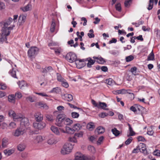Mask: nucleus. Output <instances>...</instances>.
<instances>
[{"instance_id":"obj_1","label":"nucleus","mask_w":160,"mask_h":160,"mask_svg":"<svg viewBox=\"0 0 160 160\" xmlns=\"http://www.w3.org/2000/svg\"><path fill=\"white\" fill-rule=\"evenodd\" d=\"M39 51V49L37 47H32L28 51V56L32 60L38 54Z\"/></svg>"},{"instance_id":"obj_2","label":"nucleus","mask_w":160,"mask_h":160,"mask_svg":"<svg viewBox=\"0 0 160 160\" xmlns=\"http://www.w3.org/2000/svg\"><path fill=\"white\" fill-rule=\"evenodd\" d=\"M73 148V146L70 143H66L61 150V152L63 155L70 153Z\"/></svg>"},{"instance_id":"obj_3","label":"nucleus","mask_w":160,"mask_h":160,"mask_svg":"<svg viewBox=\"0 0 160 160\" xmlns=\"http://www.w3.org/2000/svg\"><path fill=\"white\" fill-rule=\"evenodd\" d=\"M75 156V160H92L94 158V157L84 156L79 152H77Z\"/></svg>"},{"instance_id":"obj_4","label":"nucleus","mask_w":160,"mask_h":160,"mask_svg":"<svg viewBox=\"0 0 160 160\" xmlns=\"http://www.w3.org/2000/svg\"><path fill=\"white\" fill-rule=\"evenodd\" d=\"M9 116L13 118L15 121H20L23 117V115L20 113H16L12 110H10L8 112Z\"/></svg>"},{"instance_id":"obj_5","label":"nucleus","mask_w":160,"mask_h":160,"mask_svg":"<svg viewBox=\"0 0 160 160\" xmlns=\"http://www.w3.org/2000/svg\"><path fill=\"white\" fill-rule=\"evenodd\" d=\"M64 116L63 114H59L58 115L56 118L55 124L58 127L64 126Z\"/></svg>"},{"instance_id":"obj_6","label":"nucleus","mask_w":160,"mask_h":160,"mask_svg":"<svg viewBox=\"0 0 160 160\" xmlns=\"http://www.w3.org/2000/svg\"><path fill=\"white\" fill-rule=\"evenodd\" d=\"M66 58L70 63H72L75 62L77 59L76 54L72 52L68 53L66 55Z\"/></svg>"},{"instance_id":"obj_7","label":"nucleus","mask_w":160,"mask_h":160,"mask_svg":"<svg viewBox=\"0 0 160 160\" xmlns=\"http://www.w3.org/2000/svg\"><path fill=\"white\" fill-rule=\"evenodd\" d=\"M39 122L38 123L34 122L33 123V125L35 128L38 130H41L45 127L46 124L45 122L41 121Z\"/></svg>"},{"instance_id":"obj_8","label":"nucleus","mask_w":160,"mask_h":160,"mask_svg":"<svg viewBox=\"0 0 160 160\" xmlns=\"http://www.w3.org/2000/svg\"><path fill=\"white\" fill-rule=\"evenodd\" d=\"M12 28H13L11 27L8 28L3 26L2 29V36L6 37L8 36L10 33V30H12Z\"/></svg>"},{"instance_id":"obj_9","label":"nucleus","mask_w":160,"mask_h":160,"mask_svg":"<svg viewBox=\"0 0 160 160\" xmlns=\"http://www.w3.org/2000/svg\"><path fill=\"white\" fill-rule=\"evenodd\" d=\"M34 116L35 120L37 122L42 121L43 119V115L40 112H35Z\"/></svg>"},{"instance_id":"obj_10","label":"nucleus","mask_w":160,"mask_h":160,"mask_svg":"<svg viewBox=\"0 0 160 160\" xmlns=\"http://www.w3.org/2000/svg\"><path fill=\"white\" fill-rule=\"evenodd\" d=\"M77 67L78 68H81L85 65L84 60L77 59L75 62Z\"/></svg>"},{"instance_id":"obj_11","label":"nucleus","mask_w":160,"mask_h":160,"mask_svg":"<svg viewBox=\"0 0 160 160\" xmlns=\"http://www.w3.org/2000/svg\"><path fill=\"white\" fill-rule=\"evenodd\" d=\"M20 121H21L20 124L21 126H28L29 124V121L27 118H25L23 116V117L21 118Z\"/></svg>"},{"instance_id":"obj_12","label":"nucleus","mask_w":160,"mask_h":160,"mask_svg":"<svg viewBox=\"0 0 160 160\" xmlns=\"http://www.w3.org/2000/svg\"><path fill=\"white\" fill-rule=\"evenodd\" d=\"M24 133V131L21 128H17L14 133V135L15 137H18L19 136L22 135Z\"/></svg>"},{"instance_id":"obj_13","label":"nucleus","mask_w":160,"mask_h":160,"mask_svg":"<svg viewBox=\"0 0 160 160\" xmlns=\"http://www.w3.org/2000/svg\"><path fill=\"white\" fill-rule=\"evenodd\" d=\"M43 139L41 136H37L34 138V143H38L42 142Z\"/></svg>"},{"instance_id":"obj_14","label":"nucleus","mask_w":160,"mask_h":160,"mask_svg":"<svg viewBox=\"0 0 160 160\" xmlns=\"http://www.w3.org/2000/svg\"><path fill=\"white\" fill-rule=\"evenodd\" d=\"M88 61V62L87 63V67L89 68H91L92 67V65L94 64L95 61L92 59L91 58H89L86 59V61Z\"/></svg>"},{"instance_id":"obj_15","label":"nucleus","mask_w":160,"mask_h":160,"mask_svg":"<svg viewBox=\"0 0 160 160\" xmlns=\"http://www.w3.org/2000/svg\"><path fill=\"white\" fill-rule=\"evenodd\" d=\"M14 150L13 149H6L4 150L3 152L4 154L7 156H8L13 153Z\"/></svg>"},{"instance_id":"obj_16","label":"nucleus","mask_w":160,"mask_h":160,"mask_svg":"<svg viewBox=\"0 0 160 160\" xmlns=\"http://www.w3.org/2000/svg\"><path fill=\"white\" fill-rule=\"evenodd\" d=\"M36 105L39 106L40 108H43L45 109H47L48 108V106L46 104L41 102L36 103Z\"/></svg>"},{"instance_id":"obj_17","label":"nucleus","mask_w":160,"mask_h":160,"mask_svg":"<svg viewBox=\"0 0 160 160\" xmlns=\"http://www.w3.org/2000/svg\"><path fill=\"white\" fill-rule=\"evenodd\" d=\"M73 122V121L69 118H64V125H69L72 124Z\"/></svg>"},{"instance_id":"obj_18","label":"nucleus","mask_w":160,"mask_h":160,"mask_svg":"<svg viewBox=\"0 0 160 160\" xmlns=\"http://www.w3.org/2000/svg\"><path fill=\"white\" fill-rule=\"evenodd\" d=\"M51 129L55 134L57 135H59V132L58 128L54 126H52Z\"/></svg>"},{"instance_id":"obj_19","label":"nucleus","mask_w":160,"mask_h":160,"mask_svg":"<svg viewBox=\"0 0 160 160\" xmlns=\"http://www.w3.org/2000/svg\"><path fill=\"white\" fill-rule=\"evenodd\" d=\"M65 128L66 129V133H67L72 134L75 132L73 128H71L69 127L66 126Z\"/></svg>"},{"instance_id":"obj_20","label":"nucleus","mask_w":160,"mask_h":160,"mask_svg":"<svg viewBox=\"0 0 160 160\" xmlns=\"http://www.w3.org/2000/svg\"><path fill=\"white\" fill-rule=\"evenodd\" d=\"M82 128V126L79 123H76L73 125V129L74 130V132L75 131H78L81 129Z\"/></svg>"},{"instance_id":"obj_21","label":"nucleus","mask_w":160,"mask_h":160,"mask_svg":"<svg viewBox=\"0 0 160 160\" xmlns=\"http://www.w3.org/2000/svg\"><path fill=\"white\" fill-rule=\"evenodd\" d=\"M8 101L12 103H14L15 101V96L14 95L12 94L8 96Z\"/></svg>"},{"instance_id":"obj_22","label":"nucleus","mask_w":160,"mask_h":160,"mask_svg":"<svg viewBox=\"0 0 160 160\" xmlns=\"http://www.w3.org/2000/svg\"><path fill=\"white\" fill-rule=\"evenodd\" d=\"M107 106V104L105 103L99 102L98 103V108H102L103 109L105 110Z\"/></svg>"},{"instance_id":"obj_23","label":"nucleus","mask_w":160,"mask_h":160,"mask_svg":"<svg viewBox=\"0 0 160 160\" xmlns=\"http://www.w3.org/2000/svg\"><path fill=\"white\" fill-rule=\"evenodd\" d=\"M31 5L28 4L26 6L21 8L22 10L24 12H26L30 10L31 8Z\"/></svg>"},{"instance_id":"obj_24","label":"nucleus","mask_w":160,"mask_h":160,"mask_svg":"<svg viewBox=\"0 0 160 160\" xmlns=\"http://www.w3.org/2000/svg\"><path fill=\"white\" fill-rule=\"evenodd\" d=\"M26 16L23 15H20L19 17L18 22L21 24H22L25 22V20L26 19Z\"/></svg>"},{"instance_id":"obj_25","label":"nucleus","mask_w":160,"mask_h":160,"mask_svg":"<svg viewBox=\"0 0 160 160\" xmlns=\"http://www.w3.org/2000/svg\"><path fill=\"white\" fill-rule=\"evenodd\" d=\"M128 125L129 127V130L130 132L129 134L128 135V136H133L135 134V133L133 131V129L131 127V125L128 123Z\"/></svg>"},{"instance_id":"obj_26","label":"nucleus","mask_w":160,"mask_h":160,"mask_svg":"<svg viewBox=\"0 0 160 160\" xmlns=\"http://www.w3.org/2000/svg\"><path fill=\"white\" fill-rule=\"evenodd\" d=\"M12 20V18H9L8 19L4 22L3 25L4 26L7 27L10 24Z\"/></svg>"},{"instance_id":"obj_27","label":"nucleus","mask_w":160,"mask_h":160,"mask_svg":"<svg viewBox=\"0 0 160 160\" xmlns=\"http://www.w3.org/2000/svg\"><path fill=\"white\" fill-rule=\"evenodd\" d=\"M9 73L13 78H17L16 75V71L14 68H12V70H10L9 72Z\"/></svg>"},{"instance_id":"obj_28","label":"nucleus","mask_w":160,"mask_h":160,"mask_svg":"<svg viewBox=\"0 0 160 160\" xmlns=\"http://www.w3.org/2000/svg\"><path fill=\"white\" fill-rule=\"evenodd\" d=\"M95 128L93 123L92 122L88 123L87 126V128L90 131L92 130Z\"/></svg>"},{"instance_id":"obj_29","label":"nucleus","mask_w":160,"mask_h":160,"mask_svg":"<svg viewBox=\"0 0 160 160\" xmlns=\"http://www.w3.org/2000/svg\"><path fill=\"white\" fill-rule=\"evenodd\" d=\"M96 131L98 134H100L104 132L105 129L102 127L100 126L97 128Z\"/></svg>"},{"instance_id":"obj_30","label":"nucleus","mask_w":160,"mask_h":160,"mask_svg":"<svg viewBox=\"0 0 160 160\" xmlns=\"http://www.w3.org/2000/svg\"><path fill=\"white\" fill-rule=\"evenodd\" d=\"M95 61V62L100 64H103L106 62L104 59L101 57H98V60H96Z\"/></svg>"},{"instance_id":"obj_31","label":"nucleus","mask_w":160,"mask_h":160,"mask_svg":"<svg viewBox=\"0 0 160 160\" xmlns=\"http://www.w3.org/2000/svg\"><path fill=\"white\" fill-rule=\"evenodd\" d=\"M66 99L68 101H71L73 99V97L72 95L66 94L64 95Z\"/></svg>"},{"instance_id":"obj_32","label":"nucleus","mask_w":160,"mask_h":160,"mask_svg":"<svg viewBox=\"0 0 160 160\" xmlns=\"http://www.w3.org/2000/svg\"><path fill=\"white\" fill-rule=\"evenodd\" d=\"M56 27V24L54 20H52L50 30L52 32H53L54 31Z\"/></svg>"},{"instance_id":"obj_33","label":"nucleus","mask_w":160,"mask_h":160,"mask_svg":"<svg viewBox=\"0 0 160 160\" xmlns=\"http://www.w3.org/2000/svg\"><path fill=\"white\" fill-rule=\"evenodd\" d=\"M105 83L109 85H112L114 83V81L111 78H109L105 80Z\"/></svg>"},{"instance_id":"obj_34","label":"nucleus","mask_w":160,"mask_h":160,"mask_svg":"<svg viewBox=\"0 0 160 160\" xmlns=\"http://www.w3.org/2000/svg\"><path fill=\"white\" fill-rule=\"evenodd\" d=\"M8 140L7 139L3 138L2 140V147L5 148L8 144Z\"/></svg>"},{"instance_id":"obj_35","label":"nucleus","mask_w":160,"mask_h":160,"mask_svg":"<svg viewBox=\"0 0 160 160\" xmlns=\"http://www.w3.org/2000/svg\"><path fill=\"white\" fill-rule=\"evenodd\" d=\"M137 68L136 67H134L131 68L130 71L133 74L136 75L137 74Z\"/></svg>"},{"instance_id":"obj_36","label":"nucleus","mask_w":160,"mask_h":160,"mask_svg":"<svg viewBox=\"0 0 160 160\" xmlns=\"http://www.w3.org/2000/svg\"><path fill=\"white\" fill-rule=\"evenodd\" d=\"M112 131L113 134L116 136H118L120 134L119 131L117 130V129L115 128H114V129H112Z\"/></svg>"},{"instance_id":"obj_37","label":"nucleus","mask_w":160,"mask_h":160,"mask_svg":"<svg viewBox=\"0 0 160 160\" xmlns=\"http://www.w3.org/2000/svg\"><path fill=\"white\" fill-rule=\"evenodd\" d=\"M154 55L152 51V52L150 53V54L149 55L147 60L148 61L150 60H153L154 59Z\"/></svg>"},{"instance_id":"obj_38","label":"nucleus","mask_w":160,"mask_h":160,"mask_svg":"<svg viewBox=\"0 0 160 160\" xmlns=\"http://www.w3.org/2000/svg\"><path fill=\"white\" fill-rule=\"evenodd\" d=\"M130 110L133 112H135L137 111V110L138 109L139 111L140 110V109L138 107V106L137 105H135L134 106H132L131 107Z\"/></svg>"},{"instance_id":"obj_39","label":"nucleus","mask_w":160,"mask_h":160,"mask_svg":"<svg viewBox=\"0 0 160 160\" xmlns=\"http://www.w3.org/2000/svg\"><path fill=\"white\" fill-rule=\"evenodd\" d=\"M71 115L73 118H77L79 117V114L78 113L74 112L71 113Z\"/></svg>"},{"instance_id":"obj_40","label":"nucleus","mask_w":160,"mask_h":160,"mask_svg":"<svg viewBox=\"0 0 160 160\" xmlns=\"http://www.w3.org/2000/svg\"><path fill=\"white\" fill-rule=\"evenodd\" d=\"M60 92V90L58 87L53 88L49 92L51 93H58Z\"/></svg>"},{"instance_id":"obj_41","label":"nucleus","mask_w":160,"mask_h":160,"mask_svg":"<svg viewBox=\"0 0 160 160\" xmlns=\"http://www.w3.org/2000/svg\"><path fill=\"white\" fill-rule=\"evenodd\" d=\"M68 104L70 106V107L71 108H73L74 109H77L79 110L80 111L83 112V110L82 109L80 108H78L76 106H75L74 105L72 104L69 103H68Z\"/></svg>"},{"instance_id":"obj_42","label":"nucleus","mask_w":160,"mask_h":160,"mask_svg":"<svg viewBox=\"0 0 160 160\" xmlns=\"http://www.w3.org/2000/svg\"><path fill=\"white\" fill-rule=\"evenodd\" d=\"M50 49H53L56 54L58 55L62 51L61 49L60 48H53L50 47Z\"/></svg>"},{"instance_id":"obj_43","label":"nucleus","mask_w":160,"mask_h":160,"mask_svg":"<svg viewBox=\"0 0 160 160\" xmlns=\"http://www.w3.org/2000/svg\"><path fill=\"white\" fill-rule=\"evenodd\" d=\"M57 79L58 81L62 82L65 80L62 77L61 75L58 73H57Z\"/></svg>"},{"instance_id":"obj_44","label":"nucleus","mask_w":160,"mask_h":160,"mask_svg":"<svg viewBox=\"0 0 160 160\" xmlns=\"http://www.w3.org/2000/svg\"><path fill=\"white\" fill-rule=\"evenodd\" d=\"M89 33H88V36L90 38H92L94 37V35L93 34V31L92 29H90L89 31Z\"/></svg>"},{"instance_id":"obj_45","label":"nucleus","mask_w":160,"mask_h":160,"mask_svg":"<svg viewBox=\"0 0 160 160\" xmlns=\"http://www.w3.org/2000/svg\"><path fill=\"white\" fill-rule=\"evenodd\" d=\"M153 1H152L151 0H149L148 7L147 8L148 10H151L152 8L153 4Z\"/></svg>"},{"instance_id":"obj_46","label":"nucleus","mask_w":160,"mask_h":160,"mask_svg":"<svg viewBox=\"0 0 160 160\" xmlns=\"http://www.w3.org/2000/svg\"><path fill=\"white\" fill-rule=\"evenodd\" d=\"M132 0H126L124 2V5L125 7H128L130 5Z\"/></svg>"},{"instance_id":"obj_47","label":"nucleus","mask_w":160,"mask_h":160,"mask_svg":"<svg viewBox=\"0 0 160 160\" xmlns=\"http://www.w3.org/2000/svg\"><path fill=\"white\" fill-rule=\"evenodd\" d=\"M46 117L48 121L52 122L54 120L53 117L52 115L47 114L46 115Z\"/></svg>"},{"instance_id":"obj_48","label":"nucleus","mask_w":160,"mask_h":160,"mask_svg":"<svg viewBox=\"0 0 160 160\" xmlns=\"http://www.w3.org/2000/svg\"><path fill=\"white\" fill-rule=\"evenodd\" d=\"M83 132H80L78 133H76L74 134V136L77 138L82 137Z\"/></svg>"},{"instance_id":"obj_49","label":"nucleus","mask_w":160,"mask_h":160,"mask_svg":"<svg viewBox=\"0 0 160 160\" xmlns=\"http://www.w3.org/2000/svg\"><path fill=\"white\" fill-rule=\"evenodd\" d=\"M25 148V146L23 144H19L18 147V150L20 151H22Z\"/></svg>"},{"instance_id":"obj_50","label":"nucleus","mask_w":160,"mask_h":160,"mask_svg":"<svg viewBox=\"0 0 160 160\" xmlns=\"http://www.w3.org/2000/svg\"><path fill=\"white\" fill-rule=\"evenodd\" d=\"M18 84L21 89L22 88V87H24L26 85L25 82L24 81H22L18 83Z\"/></svg>"},{"instance_id":"obj_51","label":"nucleus","mask_w":160,"mask_h":160,"mask_svg":"<svg viewBox=\"0 0 160 160\" xmlns=\"http://www.w3.org/2000/svg\"><path fill=\"white\" fill-rule=\"evenodd\" d=\"M134 59V57L132 55H130L126 58V60L127 62H129Z\"/></svg>"},{"instance_id":"obj_52","label":"nucleus","mask_w":160,"mask_h":160,"mask_svg":"<svg viewBox=\"0 0 160 160\" xmlns=\"http://www.w3.org/2000/svg\"><path fill=\"white\" fill-rule=\"evenodd\" d=\"M61 82L62 85L63 87L65 88H67L68 87V84L65 79L63 80V81H62Z\"/></svg>"},{"instance_id":"obj_53","label":"nucleus","mask_w":160,"mask_h":160,"mask_svg":"<svg viewBox=\"0 0 160 160\" xmlns=\"http://www.w3.org/2000/svg\"><path fill=\"white\" fill-rule=\"evenodd\" d=\"M140 151L139 146H137L136 148H134L132 151V153H137Z\"/></svg>"},{"instance_id":"obj_54","label":"nucleus","mask_w":160,"mask_h":160,"mask_svg":"<svg viewBox=\"0 0 160 160\" xmlns=\"http://www.w3.org/2000/svg\"><path fill=\"white\" fill-rule=\"evenodd\" d=\"M88 150L92 153H94L95 151V148L94 147L92 146H89L88 147Z\"/></svg>"},{"instance_id":"obj_55","label":"nucleus","mask_w":160,"mask_h":160,"mask_svg":"<svg viewBox=\"0 0 160 160\" xmlns=\"http://www.w3.org/2000/svg\"><path fill=\"white\" fill-rule=\"evenodd\" d=\"M77 138L74 136L72 137H70L69 138V140L73 142H77Z\"/></svg>"},{"instance_id":"obj_56","label":"nucleus","mask_w":160,"mask_h":160,"mask_svg":"<svg viewBox=\"0 0 160 160\" xmlns=\"http://www.w3.org/2000/svg\"><path fill=\"white\" fill-rule=\"evenodd\" d=\"M132 140V138L131 137L129 138L125 142V144L126 145L129 144Z\"/></svg>"},{"instance_id":"obj_57","label":"nucleus","mask_w":160,"mask_h":160,"mask_svg":"<svg viewBox=\"0 0 160 160\" xmlns=\"http://www.w3.org/2000/svg\"><path fill=\"white\" fill-rule=\"evenodd\" d=\"M3 36L1 35V37L0 39V42H5L6 43H8V42L7 41V38L5 36V37H3Z\"/></svg>"},{"instance_id":"obj_58","label":"nucleus","mask_w":160,"mask_h":160,"mask_svg":"<svg viewBox=\"0 0 160 160\" xmlns=\"http://www.w3.org/2000/svg\"><path fill=\"white\" fill-rule=\"evenodd\" d=\"M153 154L154 155L160 156V150L156 149L153 152Z\"/></svg>"},{"instance_id":"obj_59","label":"nucleus","mask_w":160,"mask_h":160,"mask_svg":"<svg viewBox=\"0 0 160 160\" xmlns=\"http://www.w3.org/2000/svg\"><path fill=\"white\" fill-rule=\"evenodd\" d=\"M116 9L119 11L121 12V4L120 3H118L115 6Z\"/></svg>"},{"instance_id":"obj_60","label":"nucleus","mask_w":160,"mask_h":160,"mask_svg":"<svg viewBox=\"0 0 160 160\" xmlns=\"http://www.w3.org/2000/svg\"><path fill=\"white\" fill-rule=\"evenodd\" d=\"M81 20L82 21L84 22L83 23V25L84 26H85L86 25L87 23V21L86 18H85L84 17H82L81 18Z\"/></svg>"},{"instance_id":"obj_61","label":"nucleus","mask_w":160,"mask_h":160,"mask_svg":"<svg viewBox=\"0 0 160 160\" xmlns=\"http://www.w3.org/2000/svg\"><path fill=\"white\" fill-rule=\"evenodd\" d=\"M137 139L138 141L144 142L145 140V138L141 136H139L137 138Z\"/></svg>"},{"instance_id":"obj_62","label":"nucleus","mask_w":160,"mask_h":160,"mask_svg":"<svg viewBox=\"0 0 160 160\" xmlns=\"http://www.w3.org/2000/svg\"><path fill=\"white\" fill-rule=\"evenodd\" d=\"M154 32L157 37H159L160 36V31L159 30L155 29H154Z\"/></svg>"},{"instance_id":"obj_63","label":"nucleus","mask_w":160,"mask_h":160,"mask_svg":"<svg viewBox=\"0 0 160 160\" xmlns=\"http://www.w3.org/2000/svg\"><path fill=\"white\" fill-rule=\"evenodd\" d=\"M5 8L4 3L0 1V10L4 9Z\"/></svg>"},{"instance_id":"obj_64","label":"nucleus","mask_w":160,"mask_h":160,"mask_svg":"<svg viewBox=\"0 0 160 160\" xmlns=\"http://www.w3.org/2000/svg\"><path fill=\"white\" fill-rule=\"evenodd\" d=\"M27 101L30 102H33L34 101L35 99L31 97H28L26 98Z\"/></svg>"}]
</instances>
